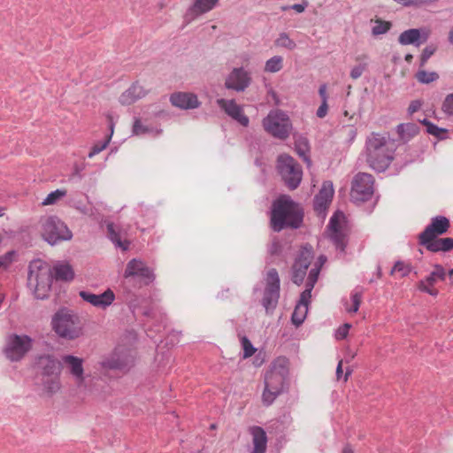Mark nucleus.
Listing matches in <instances>:
<instances>
[{
    "mask_svg": "<svg viewBox=\"0 0 453 453\" xmlns=\"http://www.w3.org/2000/svg\"><path fill=\"white\" fill-rule=\"evenodd\" d=\"M51 268L41 259L30 262L27 273V288L34 296L39 300L48 298L51 288L53 278L57 280L71 281L74 278V272L67 263L57 264Z\"/></svg>",
    "mask_w": 453,
    "mask_h": 453,
    "instance_id": "nucleus-1",
    "label": "nucleus"
},
{
    "mask_svg": "<svg viewBox=\"0 0 453 453\" xmlns=\"http://www.w3.org/2000/svg\"><path fill=\"white\" fill-rule=\"evenodd\" d=\"M154 280L153 270L147 266L145 262L138 258H133L127 262L123 273L121 288L125 301L133 311L140 306L134 291L149 286Z\"/></svg>",
    "mask_w": 453,
    "mask_h": 453,
    "instance_id": "nucleus-2",
    "label": "nucleus"
},
{
    "mask_svg": "<svg viewBox=\"0 0 453 453\" xmlns=\"http://www.w3.org/2000/svg\"><path fill=\"white\" fill-rule=\"evenodd\" d=\"M303 220V209L289 196L283 195L273 201L270 224L274 232H280L286 228L297 229Z\"/></svg>",
    "mask_w": 453,
    "mask_h": 453,
    "instance_id": "nucleus-3",
    "label": "nucleus"
},
{
    "mask_svg": "<svg viewBox=\"0 0 453 453\" xmlns=\"http://www.w3.org/2000/svg\"><path fill=\"white\" fill-rule=\"evenodd\" d=\"M366 162L376 172H385L394 159L393 144L385 135L372 133L365 142Z\"/></svg>",
    "mask_w": 453,
    "mask_h": 453,
    "instance_id": "nucleus-4",
    "label": "nucleus"
},
{
    "mask_svg": "<svg viewBox=\"0 0 453 453\" xmlns=\"http://www.w3.org/2000/svg\"><path fill=\"white\" fill-rule=\"evenodd\" d=\"M284 360L274 363L265 376V389L262 394V402L270 406L280 394L283 393L288 376V369Z\"/></svg>",
    "mask_w": 453,
    "mask_h": 453,
    "instance_id": "nucleus-5",
    "label": "nucleus"
},
{
    "mask_svg": "<svg viewBox=\"0 0 453 453\" xmlns=\"http://www.w3.org/2000/svg\"><path fill=\"white\" fill-rule=\"evenodd\" d=\"M51 326L59 337L66 340H74L82 334V325L79 316L65 307L55 312Z\"/></svg>",
    "mask_w": 453,
    "mask_h": 453,
    "instance_id": "nucleus-6",
    "label": "nucleus"
},
{
    "mask_svg": "<svg viewBox=\"0 0 453 453\" xmlns=\"http://www.w3.org/2000/svg\"><path fill=\"white\" fill-rule=\"evenodd\" d=\"M41 234L52 246L73 238V233L66 224L55 215L41 219Z\"/></svg>",
    "mask_w": 453,
    "mask_h": 453,
    "instance_id": "nucleus-7",
    "label": "nucleus"
},
{
    "mask_svg": "<svg viewBox=\"0 0 453 453\" xmlns=\"http://www.w3.org/2000/svg\"><path fill=\"white\" fill-rule=\"evenodd\" d=\"M276 169L290 190L298 188L303 178V170L294 157L285 153L280 154L276 160Z\"/></svg>",
    "mask_w": 453,
    "mask_h": 453,
    "instance_id": "nucleus-8",
    "label": "nucleus"
},
{
    "mask_svg": "<svg viewBox=\"0 0 453 453\" xmlns=\"http://www.w3.org/2000/svg\"><path fill=\"white\" fill-rule=\"evenodd\" d=\"M263 127L266 132L279 139H286L292 127L288 116L282 111H271L263 119Z\"/></svg>",
    "mask_w": 453,
    "mask_h": 453,
    "instance_id": "nucleus-9",
    "label": "nucleus"
},
{
    "mask_svg": "<svg viewBox=\"0 0 453 453\" xmlns=\"http://www.w3.org/2000/svg\"><path fill=\"white\" fill-rule=\"evenodd\" d=\"M134 363V357L131 351L126 349L117 348L112 353L104 357L100 362L103 370L127 372Z\"/></svg>",
    "mask_w": 453,
    "mask_h": 453,
    "instance_id": "nucleus-10",
    "label": "nucleus"
},
{
    "mask_svg": "<svg viewBox=\"0 0 453 453\" xmlns=\"http://www.w3.org/2000/svg\"><path fill=\"white\" fill-rule=\"evenodd\" d=\"M374 178L366 173H358L352 180L350 196L354 203L370 200L373 195Z\"/></svg>",
    "mask_w": 453,
    "mask_h": 453,
    "instance_id": "nucleus-11",
    "label": "nucleus"
},
{
    "mask_svg": "<svg viewBox=\"0 0 453 453\" xmlns=\"http://www.w3.org/2000/svg\"><path fill=\"white\" fill-rule=\"evenodd\" d=\"M32 343L33 340L28 335L12 334L8 338L4 354L12 362L19 361L32 349Z\"/></svg>",
    "mask_w": 453,
    "mask_h": 453,
    "instance_id": "nucleus-12",
    "label": "nucleus"
},
{
    "mask_svg": "<svg viewBox=\"0 0 453 453\" xmlns=\"http://www.w3.org/2000/svg\"><path fill=\"white\" fill-rule=\"evenodd\" d=\"M312 258L313 249L311 245L305 244L300 250V252L292 265L291 280L293 283L297 286L303 284Z\"/></svg>",
    "mask_w": 453,
    "mask_h": 453,
    "instance_id": "nucleus-13",
    "label": "nucleus"
},
{
    "mask_svg": "<svg viewBox=\"0 0 453 453\" xmlns=\"http://www.w3.org/2000/svg\"><path fill=\"white\" fill-rule=\"evenodd\" d=\"M450 227V222L445 216H435L431 219L429 225L426 226L423 232L418 234V242L420 246H425L438 238V236L446 234Z\"/></svg>",
    "mask_w": 453,
    "mask_h": 453,
    "instance_id": "nucleus-14",
    "label": "nucleus"
},
{
    "mask_svg": "<svg viewBox=\"0 0 453 453\" xmlns=\"http://www.w3.org/2000/svg\"><path fill=\"white\" fill-rule=\"evenodd\" d=\"M251 83L249 72L243 67H234L225 81V87L236 92H243Z\"/></svg>",
    "mask_w": 453,
    "mask_h": 453,
    "instance_id": "nucleus-15",
    "label": "nucleus"
},
{
    "mask_svg": "<svg viewBox=\"0 0 453 453\" xmlns=\"http://www.w3.org/2000/svg\"><path fill=\"white\" fill-rule=\"evenodd\" d=\"M430 36V31L426 27L410 28L402 32L398 36V42L401 45H413L419 47L425 43Z\"/></svg>",
    "mask_w": 453,
    "mask_h": 453,
    "instance_id": "nucleus-16",
    "label": "nucleus"
},
{
    "mask_svg": "<svg viewBox=\"0 0 453 453\" xmlns=\"http://www.w3.org/2000/svg\"><path fill=\"white\" fill-rule=\"evenodd\" d=\"M79 295L83 301L102 309L107 308L115 300V295L110 288L99 295L85 290L81 291Z\"/></svg>",
    "mask_w": 453,
    "mask_h": 453,
    "instance_id": "nucleus-17",
    "label": "nucleus"
},
{
    "mask_svg": "<svg viewBox=\"0 0 453 453\" xmlns=\"http://www.w3.org/2000/svg\"><path fill=\"white\" fill-rule=\"evenodd\" d=\"M218 104L233 119L236 120L243 127L249 126L250 119L248 116L244 114L242 107L237 104L234 99H219Z\"/></svg>",
    "mask_w": 453,
    "mask_h": 453,
    "instance_id": "nucleus-18",
    "label": "nucleus"
},
{
    "mask_svg": "<svg viewBox=\"0 0 453 453\" xmlns=\"http://www.w3.org/2000/svg\"><path fill=\"white\" fill-rule=\"evenodd\" d=\"M36 365L43 377L58 376L62 368V363L51 355L40 356Z\"/></svg>",
    "mask_w": 453,
    "mask_h": 453,
    "instance_id": "nucleus-19",
    "label": "nucleus"
},
{
    "mask_svg": "<svg viewBox=\"0 0 453 453\" xmlns=\"http://www.w3.org/2000/svg\"><path fill=\"white\" fill-rule=\"evenodd\" d=\"M219 0H194L185 15V20L190 22L196 17L204 14L214 9Z\"/></svg>",
    "mask_w": 453,
    "mask_h": 453,
    "instance_id": "nucleus-20",
    "label": "nucleus"
},
{
    "mask_svg": "<svg viewBox=\"0 0 453 453\" xmlns=\"http://www.w3.org/2000/svg\"><path fill=\"white\" fill-rule=\"evenodd\" d=\"M170 102L173 106L180 109H195L200 104L197 96L195 94L178 92L170 97Z\"/></svg>",
    "mask_w": 453,
    "mask_h": 453,
    "instance_id": "nucleus-21",
    "label": "nucleus"
},
{
    "mask_svg": "<svg viewBox=\"0 0 453 453\" xmlns=\"http://www.w3.org/2000/svg\"><path fill=\"white\" fill-rule=\"evenodd\" d=\"M145 95V89L141 85H139L138 82H134L129 88H127L120 95L119 103L122 105H130L137 100L144 97Z\"/></svg>",
    "mask_w": 453,
    "mask_h": 453,
    "instance_id": "nucleus-22",
    "label": "nucleus"
},
{
    "mask_svg": "<svg viewBox=\"0 0 453 453\" xmlns=\"http://www.w3.org/2000/svg\"><path fill=\"white\" fill-rule=\"evenodd\" d=\"M319 274V268L311 269L305 282V289L301 293L300 299L297 303L308 306L311 297V291L318 280Z\"/></svg>",
    "mask_w": 453,
    "mask_h": 453,
    "instance_id": "nucleus-23",
    "label": "nucleus"
},
{
    "mask_svg": "<svg viewBox=\"0 0 453 453\" xmlns=\"http://www.w3.org/2000/svg\"><path fill=\"white\" fill-rule=\"evenodd\" d=\"M254 445L253 453H265L266 450L267 436L261 426H254L250 429Z\"/></svg>",
    "mask_w": 453,
    "mask_h": 453,
    "instance_id": "nucleus-24",
    "label": "nucleus"
},
{
    "mask_svg": "<svg viewBox=\"0 0 453 453\" xmlns=\"http://www.w3.org/2000/svg\"><path fill=\"white\" fill-rule=\"evenodd\" d=\"M107 236L114 243L117 248H120L122 250H127L130 242L127 241H122V231L120 227L112 222L107 223Z\"/></svg>",
    "mask_w": 453,
    "mask_h": 453,
    "instance_id": "nucleus-25",
    "label": "nucleus"
},
{
    "mask_svg": "<svg viewBox=\"0 0 453 453\" xmlns=\"http://www.w3.org/2000/svg\"><path fill=\"white\" fill-rule=\"evenodd\" d=\"M64 364L68 365L70 372L77 379L83 378L82 359L73 355H65L62 357Z\"/></svg>",
    "mask_w": 453,
    "mask_h": 453,
    "instance_id": "nucleus-26",
    "label": "nucleus"
},
{
    "mask_svg": "<svg viewBox=\"0 0 453 453\" xmlns=\"http://www.w3.org/2000/svg\"><path fill=\"white\" fill-rule=\"evenodd\" d=\"M424 247L431 252H448L453 250V238H436Z\"/></svg>",
    "mask_w": 453,
    "mask_h": 453,
    "instance_id": "nucleus-27",
    "label": "nucleus"
},
{
    "mask_svg": "<svg viewBox=\"0 0 453 453\" xmlns=\"http://www.w3.org/2000/svg\"><path fill=\"white\" fill-rule=\"evenodd\" d=\"M396 131L402 141L408 142L419 132V127L415 123H402L396 127Z\"/></svg>",
    "mask_w": 453,
    "mask_h": 453,
    "instance_id": "nucleus-28",
    "label": "nucleus"
},
{
    "mask_svg": "<svg viewBox=\"0 0 453 453\" xmlns=\"http://www.w3.org/2000/svg\"><path fill=\"white\" fill-rule=\"evenodd\" d=\"M280 298V291L266 290L264 291L262 299V304L265 307L266 312L273 311L278 303Z\"/></svg>",
    "mask_w": 453,
    "mask_h": 453,
    "instance_id": "nucleus-29",
    "label": "nucleus"
},
{
    "mask_svg": "<svg viewBox=\"0 0 453 453\" xmlns=\"http://www.w3.org/2000/svg\"><path fill=\"white\" fill-rule=\"evenodd\" d=\"M329 239L334 245L336 250L341 254H345L348 238L342 231L330 233Z\"/></svg>",
    "mask_w": 453,
    "mask_h": 453,
    "instance_id": "nucleus-30",
    "label": "nucleus"
},
{
    "mask_svg": "<svg viewBox=\"0 0 453 453\" xmlns=\"http://www.w3.org/2000/svg\"><path fill=\"white\" fill-rule=\"evenodd\" d=\"M295 148L298 156L303 158V160L307 164L308 166H310L311 165V160L308 155V152L310 150L308 140L304 137H300L295 142Z\"/></svg>",
    "mask_w": 453,
    "mask_h": 453,
    "instance_id": "nucleus-31",
    "label": "nucleus"
},
{
    "mask_svg": "<svg viewBox=\"0 0 453 453\" xmlns=\"http://www.w3.org/2000/svg\"><path fill=\"white\" fill-rule=\"evenodd\" d=\"M266 290H280V280L278 271L275 268H272L267 272L265 277V288Z\"/></svg>",
    "mask_w": 453,
    "mask_h": 453,
    "instance_id": "nucleus-32",
    "label": "nucleus"
},
{
    "mask_svg": "<svg viewBox=\"0 0 453 453\" xmlns=\"http://www.w3.org/2000/svg\"><path fill=\"white\" fill-rule=\"evenodd\" d=\"M308 306L297 303L291 316L292 323L296 326H300L307 315Z\"/></svg>",
    "mask_w": 453,
    "mask_h": 453,
    "instance_id": "nucleus-33",
    "label": "nucleus"
},
{
    "mask_svg": "<svg viewBox=\"0 0 453 453\" xmlns=\"http://www.w3.org/2000/svg\"><path fill=\"white\" fill-rule=\"evenodd\" d=\"M42 383L44 390L50 395L57 393L60 388L58 376L56 375L43 377L42 380Z\"/></svg>",
    "mask_w": 453,
    "mask_h": 453,
    "instance_id": "nucleus-34",
    "label": "nucleus"
},
{
    "mask_svg": "<svg viewBox=\"0 0 453 453\" xmlns=\"http://www.w3.org/2000/svg\"><path fill=\"white\" fill-rule=\"evenodd\" d=\"M109 127H110V130H111L110 134L105 138L104 141L99 142L96 143L92 147L91 151L88 153V157H92L95 155H96V154L100 153L101 151H103L107 147V145L109 144L110 140L111 138V135L113 134V128H114V123H113V121H112V119L111 118H110V120H109Z\"/></svg>",
    "mask_w": 453,
    "mask_h": 453,
    "instance_id": "nucleus-35",
    "label": "nucleus"
},
{
    "mask_svg": "<svg viewBox=\"0 0 453 453\" xmlns=\"http://www.w3.org/2000/svg\"><path fill=\"white\" fill-rule=\"evenodd\" d=\"M445 277L446 273L443 266L441 265H435L434 270L423 280L426 284L433 286L437 280H444Z\"/></svg>",
    "mask_w": 453,
    "mask_h": 453,
    "instance_id": "nucleus-36",
    "label": "nucleus"
},
{
    "mask_svg": "<svg viewBox=\"0 0 453 453\" xmlns=\"http://www.w3.org/2000/svg\"><path fill=\"white\" fill-rule=\"evenodd\" d=\"M282 57L274 56L265 62V71L268 73H277L282 69Z\"/></svg>",
    "mask_w": 453,
    "mask_h": 453,
    "instance_id": "nucleus-37",
    "label": "nucleus"
},
{
    "mask_svg": "<svg viewBox=\"0 0 453 453\" xmlns=\"http://www.w3.org/2000/svg\"><path fill=\"white\" fill-rule=\"evenodd\" d=\"M417 80L423 84H428L439 79V74L435 72H427L419 70L416 73Z\"/></svg>",
    "mask_w": 453,
    "mask_h": 453,
    "instance_id": "nucleus-38",
    "label": "nucleus"
},
{
    "mask_svg": "<svg viewBox=\"0 0 453 453\" xmlns=\"http://www.w3.org/2000/svg\"><path fill=\"white\" fill-rule=\"evenodd\" d=\"M375 23L376 25L372 28V34L374 36L386 34L392 27L391 22L386 20L376 19Z\"/></svg>",
    "mask_w": 453,
    "mask_h": 453,
    "instance_id": "nucleus-39",
    "label": "nucleus"
},
{
    "mask_svg": "<svg viewBox=\"0 0 453 453\" xmlns=\"http://www.w3.org/2000/svg\"><path fill=\"white\" fill-rule=\"evenodd\" d=\"M275 45L288 50H294L296 47V43L286 33L280 34L275 41Z\"/></svg>",
    "mask_w": 453,
    "mask_h": 453,
    "instance_id": "nucleus-40",
    "label": "nucleus"
},
{
    "mask_svg": "<svg viewBox=\"0 0 453 453\" xmlns=\"http://www.w3.org/2000/svg\"><path fill=\"white\" fill-rule=\"evenodd\" d=\"M66 196V190L56 189L50 192L46 198L42 201L43 205L55 204L58 200Z\"/></svg>",
    "mask_w": 453,
    "mask_h": 453,
    "instance_id": "nucleus-41",
    "label": "nucleus"
},
{
    "mask_svg": "<svg viewBox=\"0 0 453 453\" xmlns=\"http://www.w3.org/2000/svg\"><path fill=\"white\" fill-rule=\"evenodd\" d=\"M411 269L412 268L410 264H406L403 261H397L391 269L390 274H394L395 273H400L401 277H405L411 272Z\"/></svg>",
    "mask_w": 453,
    "mask_h": 453,
    "instance_id": "nucleus-42",
    "label": "nucleus"
},
{
    "mask_svg": "<svg viewBox=\"0 0 453 453\" xmlns=\"http://www.w3.org/2000/svg\"><path fill=\"white\" fill-rule=\"evenodd\" d=\"M318 196H319V199L328 200L331 202L334 196L332 182L325 181Z\"/></svg>",
    "mask_w": 453,
    "mask_h": 453,
    "instance_id": "nucleus-43",
    "label": "nucleus"
},
{
    "mask_svg": "<svg viewBox=\"0 0 453 453\" xmlns=\"http://www.w3.org/2000/svg\"><path fill=\"white\" fill-rule=\"evenodd\" d=\"M153 128L149 127L148 126L142 125L140 119H135L133 124L132 133L135 135H142L149 133H151Z\"/></svg>",
    "mask_w": 453,
    "mask_h": 453,
    "instance_id": "nucleus-44",
    "label": "nucleus"
},
{
    "mask_svg": "<svg viewBox=\"0 0 453 453\" xmlns=\"http://www.w3.org/2000/svg\"><path fill=\"white\" fill-rule=\"evenodd\" d=\"M242 347L243 349V357L248 358L253 356L257 349L252 345L251 342L246 336L241 338Z\"/></svg>",
    "mask_w": 453,
    "mask_h": 453,
    "instance_id": "nucleus-45",
    "label": "nucleus"
},
{
    "mask_svg": "<svg viewBox=\"0 0 453 453\" xmlns=\"http://www.w3.org/2000/svg\"><path fill=\"white\" fill-rule=\"evenodd\" d=\"M282 244L279 238L274 236L272 238V242L268 245L267 250L271 256H279L282 252Z\"/></svg>",
    "mask_w": 453,
    "mask_h": 453,
    "instance_id": "nucleus-46",
    "label": "nucleus"
},
{
    "mask_svg": "<svg viewBox=\"0 0 453 453\" xmlns=\"http://www.w3.org/2000/svg\"><path fill=\"white\" fill-rule=\"evenodd\" d=\"M426 132L429 134H432L439 139H444L445 134L448 132L447 129L439 127L435 124L432 123L429 124L428 129H426Z\"/></svg>",
    "mask_w": 453,
    "mask_h": 453,
    "instance_id": "nucleus-47",
    "label": "nucleus"
},
{
    "mask_svg": "<svg viewBox=\"0 0 453 453\" xmlns=\"http://www.w3.org/2000/svg\"><path fill=\"white\" fill-rule=\"evenodd\" d=\"M442 111L449 116H453V93L448 95L442 103Z\"/></svg>",
    "mask_w": 453,
    "mask_h": 453,
    "instance_id": "nucleus-48",
    "label": "nucleus"
},
{
    "mask_svg": "<svg viewBox=\"0 0 453 453\" xmlns=\"http://www.w3.org/2000/svg\"><path fill=\"white\" fill-rule=\"evenodd\" d=\"M15 251L13 250L8 251L4 256H2L0 257V267L7 268L13 261Z\"/></svg>",
    "mask_w": 453,
    "mask_h": 453,
    "instance_id": "nucleus-49",
    "label": "nucleus"
},
{
    "mask_svg": "<svg viewBox=\"0 0 453 453\" xmlns=\"http://www.w3.org/2000/svg\"><path fill=\"white\" fill-rule=\"evenodd\" d=\"M307 6H308V2L303 0L300 4H295L293 5L282 6L281 10L282 11H287V10L291 9V10L296 11L297 13H302V12H303L305 11Z\"/></svg>",
    "mask_w": 453,
    "mask_h": 453,
    "instance_id": "nucleus-50",
    "label": "nucleus"
},
{
    "mask_svg": "<svg viewBox=\"0 0 453 453\" xmlns=\"http://www.w3.org/2000/svg\"><path fill=\"white\" fill-rule=\"evenodd\" d=\"M362 299V294L359 292H354L351 295V300L353 303L352 307L349 310V312H357L359 309Z\"/></svg>",
    "mask_w": 453,
    "mask_h": 453,
    "instance_id": "nucleus-51",
    "label": "nucleus"
},
{
    "mask_svg": "<svg viewBox=\"0 0 453 453\" xmlns=\"http://www.w3.org/2000/svg\"><path fill=\"white\" fill-rule=\"evenodd\" d=\"M365 69H366V64H359V65L354 66L350 71V77L353 80H357V79L360 78Z\"/></svg>",
    "mask_w": 453,
    "mask_h": 453,
    "instance_id": "nucleus-52",
    "label": "nucleus"
},
{
    "mask_svg": "<svg viewBox=\"0 0 453 453\" xmlns=\"http://www.w3.org/2000/svg\"><path fill=\"white\" fill-rule=\"evenodd\" d=\"M350 328V325L348 323L343 324L339 326L335 333V337L337 340H342L347 337L349 334V330Z\"/></svg>",
    "mask_w": 453,
    "mask_h": 453,
    "instance_id": "nucleus-53",
    "label": "nucleus"
},
{
    "mask_svg": "<svg viewBox=\"0 0 453 453\" xmlns=\"http://www.w3.org/2000/svg\"><path fill=\"white\" fill-rule=\"evenodd\" d=\"M328 228L331 231V233L342 231L341 226H340L339 219L335 214L330 218L329 223H328Z\"/></svg>",
    "mask_w": 453,
    "mask_h": 453,
    "instance_id": "nucleus-54",
    "label": "nucleus"
},
{
    "mask_svg": "<svg viewBox=\"0 0 453 453\" xmlns=\"http://www.w3.org/2000/svg\"><path fill=\"white\" fill-rule=\"evenodd\" d=\"M329 203H330V201L319 199V196L316 195V196L314 198V208L317 211L325 210L327 207Z\"/></svg>",
    "mask_w": 453,
    "mask_h": 453,
    "instance_id": "nucleus-55",
    "label": "nucleus"
},
{
    "mask_svg": "<svg viewBox=\"0 0 453 453\" xmlns=\"http://www.w3.org/2000/svg\"><path fill=\"white\" fill-rule=\"evenodd\" d=\"M418 289L420 291H422V292L427 293V294H429L431 296H437V294H438V290L437 289L429 288L427 286V284L425 283L424 280H420L418 282Z\"/></svg>",
    "mask_w": 453,
    "mask_h": 453,
    "instance_id": "nucleus-56",
    "label": "nucleus"
},
{
    "mask_svg": "<svg viewBox=\"0 0 453 453\" xmlns=\"http://www.w3.org/2000/svg\"><path fill=\"white\" fill-rule=\"evenodd\" d=\"M437 47L434 45H427L422 50L421 55L429 59L436 51Z\"/></svg>",
    "mask_w": 453,
    "mask_h": 453,
    "instance_id": "nucleus-57",
    "label": "nucleus"
},
{
    "mask_svg": "<svg viewBox=\"0 0 453 453\" xmlns=\"http://www.w3.org/2000/svg\"><path fill=\"white\" fill-rule=\"evenodd\" d=\"M422 105V103L420 100H414V101H411L409 107H408V113L410 115L417 112L420 107Z\"/></svg>",
    "mask_w": 453,
    "mask_h": 453,
    "instance_id": "nucleus-58",
    "label": "nucleus"
},
{
    "mask_svg": "<svg viewBox=\"0 0 453 453\" xmlns=\"http://www.w3.org/2000/svg\"><path fill=\"white\" fill-rule=\"evenodd\" d=\"M328 106L327 102H322L319 109L317 110V116L320 119L324 118L327 113Z\"/></svg>",
    "mask_w": 453,
    "mask_h": 453,
    "instance_id": "nucleus-59",
    "label": "nucleus"
},
{
    "mask_svg": "<svg viewBox=\"0 0 453 453\" xmlns=\"http://www.w3.org/2000/svg\"><path fill=\"white\" fill-rule=\"evenodd\" d=\"M319 94L321 97L322 102H327V93H326V85L322 84L319 88Z\"/></svg>",
    "mask_w": 453,
    "mask_h": 453,
    "instance_id": "nucleus-60",
    "label": "nucleus"
},
{
    "mask_svg": "<svg viewBox=\"0 0 453 453\" xmlns=\"http://www.w3.org/2000/svg\"><path fill=\"white\" fill-rule=\"evenodd\" d=\"M326 261V257L324 255H320L318 257V261L316 262L315 266L313 268H319L320 270Z\"/></svg>",
    "mask_w": 453,
    "mask_h": 453,
    "instance_id": "nucleus-61",
    "label": "nucleus"
},
{
    "mask_svg": "<svg viewBox=\"0 0 453 453\" xmlns=\"http://www.w3.org/2000/svg\"><path fill=\"white\" fill-rule=\"evenodd\" d=\"M342 360L338 362L337 367H336V378L337 380H340L342 375Z\"/></svg>",
    "mask_w": 453,
    "mask_h": 453,
    "instance_id": "nucleus-62",
    "label": "nucleus"
},
{
    "mask_svg": "<svg viewBox=\"0 0 453 453\" xmlns=\"http://www.w3.org/2000/svg\"><path fill=\"white\" fill-rule=\"evenodd\" d=\"M397 4H400L403 6H412L415 4V0H394Z\"/></svg>",
    "mask_w": 453,
    "mask_h": 453,
    "instance_id": "nucleus-63",
    "label": "nucleus"
},
{
    "mask_svg": "<svg viewBox=\"0 0 453 453\" xmlns=\"http://www.w3.org/2000/svg\"><path fill=\"white\" fill-rule=\"evenodd\" d=\"M152 313H153V311L151 308H144L143 311H142V315L146 316V317H150L152 316Z\"/></svg>",
    "mask_w": 453,
    "mask_h": 453,
    "instance_id": "nucleus-64",
    "label": "nucleus"
}]
</instances>
